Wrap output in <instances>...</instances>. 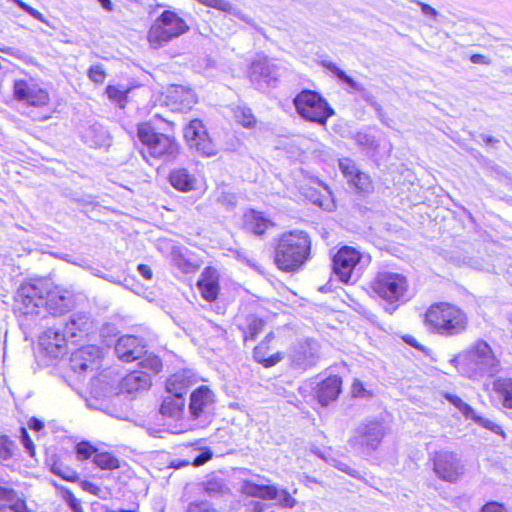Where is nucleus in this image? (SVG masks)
I'll use <instances>...</instances> for the list:
<instances>
[{
    "label": "nucleus",
    "instance_id": "obj_1",
    "mask_svg": "<svg viewBox=\"0 0 512 512\" xmlns=\"http://www.w3.org/2000/svg\"><path fill=\"white\" fill-rule=\"evenodd\" d=\"M16 311L25 317H36L46 313L62 315L70 311L74 305V294L62 287L52 286L45 280L23 283L15 298Z\"/></svg>",
    "mask_w": 512,
    "mask_h": 512
},
{
    "label": "nucleus",
    "instance_id": "obj_2",
    "mask_svg": "<svg viewBox=\"0 0 512 512\" xmlns=\"http://www.w3.org/2000/svg\"><path fill=\"white\" fill-rule=\"evenodd\" d=\"M458 372L468 378L493 377L500 369V361L490 345L482 340L451 360Z\"/></svg>",
    "mask_w": 512,
    "mask_h": 512
},
{
    "label": "nucleus",
    "instance_id": "obj_3",
    "mask_svg": "<svg viewBox=\"0 0 512 512\" xmlns=\"http://www.w3.org/2000/svg\"><path fill=\"white\" fill-rule=\"evenodd\" d=\"M311 239L302 230L283 233L275 248L274 261L280 270L295 272L309 259Z\"/></svg>",
    "mask_w": 512,
    "mask_h": 512
},
{
    "label": "nucleus",
    "instance_id": "obj_4",
    "mask_svg": "<svg viewBox=\"0 0 512 512\" xmlns=\"http://www.w3.org/2000/svg\"><path fill=\"white\" fill-rule=\"evenodd\" d=\"M425 322L440 335L454 336L466 329L467 317L462 310L454 305L438 303L427 310Z\"/></svg>",
    "mask_w": 512,
    "mask_h": 512
},
{
    "label": "nucleus",
    "instance_id": "obj_5",
    "mask_svg": "<svg viewBox=\"0 0 512 512\" xmlns=\"http://www.w3.org/2000/svg\"><path fill=\"white\" fill-rule=\"evenodd\" d=\"M137 135L145 147L142 151L144 158L149 155L154 159L168 162L174 160L179 153V145L173 137L156 133L148 123L138 125Z\"/></svg>",
    "mask_w": 512,
    "mask_h": 512
},
{
    "label": "nucleus",
    "instance_id": "obj_6",
    "mask_svg": "<svg viewBox=\"0 0 512 512\" xmlns=\"http://www.w3.org/2000/svg\"><path fill=\"white\" fill-rule=\"evenodd\" d=\"M370 256L351 246L341 247L332 259L334 274L343 283H354L370 263Z\"/></svg>",
    "mask_w": 512,
    "mask_h": 512
},
{
    "label": "nucleus",
    "instance_id": "obj_7",
    "mask_svg": "<svg viewBox=\"0 0 512 512\" xmlns=\"http://www.w3.org/2000/svg\"><path fill=\"white\" fill-rule=\"evenodd\" d=\"M188 30L189 27L182 18L175 12L166 10L151 25L148 41L152 48L157 49Z\"/></svg>",
    "mask_w": 512,
    "mask_h": 512
},
{
    "label": "nucleus",
    "instance_id": "obj_8",
    "mask_svg": "<svg viewBox=\"0 0 512 512\" xmlns=\"http://www.w3.org/2000/svg\"><path fill=\"white\" fill-rule=\"evenodd\" d=\"M296 111L305 120L326 125L327 120L334 114L327 101L312 90L301 91L293 101Z\"/></svg>",
    "mask_w": 512,
    "mask_h": 512
},
{
    "label": "nucleus",
    "instance_id": "obj_9",
    "mask_svg": "<svg viewBox=\"0 0 512 512\" xmlns=\"http://www.w3.org/2000/svg\"><path fill=\"white\" fill-rule=\"evenodd\" d=\"M371 288L380 298L394 303L405 300L408 281L401 273L381 271L371 282Z\"/></svg>",
    "mask_w": 512,
    "mask_h": 512
},
{
    "label": "nucleus",
    "instance_id": "obj_10",
    "mask_svg": "<svg viewBox=\"0 0 512 512\" xmlns=\"http://www.w3.org/2000/svg\"><path fill=\"white\" fill-rule=\"evenodd\" d=\"M262 478L246 480L241 486V491L249 496L258 497L264 500H275L279 505L292 508L296 500L285 490L266 483Z\"/></svg>",
    "mask_w": 512,
    "mask_h": 512
},
{
    "label": "nucleus",
    "instance_id": "obj_11",
    "mask_svg": "<svg viewBox=\"0 0 512 512\" xmlns=\"http://www.w3.org/2000/svg\"><path fill=\"white\" fill-rule=\"evenodd\" d=\"M215 395L207 386H200L190 396L189 413L194 426L204 427L212 420L215 408Z\"/></svg>",
    "mask_w": 512,
    "mask_h": 512
},
{
    "label": "nucleus",
    "instance_id": "obj_12",
    "mask_svg": "<svg viewBox=\"0 0 512 512\" xmlns=\"http://www.w3.org/2000/svg\"><path fill=\"white\" fill-rule=\"evenodd\" d=\"M14 97L28 105L42 107L50 101L49 93L31 77L16 79L13 85Z\"/></svg>",
    "mask_w": 512,
    "mask_h": 512
},
{
    "label": "nucleus",
    "instance_id": "obj_13",
    "mask_svg": "<svg viewBox=\"0 0 512 512\" xmlns=\"http://www.w3.org/2000/svg\"><path fill=\"white\" fill-rule=\"evenodd\" d=\"M249 78L258 90L275 86L279 78L278 67L266 56H258L250 66Z\"/></svg>",
    "mask_w": 512,
    "mask_h": 512
},
{
    "label": "nucleus",
    "instance_id": "obj_14",
    "mask_svg": "<svg viewBox=\"0 0 512 512\" xmlns=\"http://www.w3.org/2000/svg\"><path fill=\"white\" fill-rule=\"evenodd\" d=\"M184 137L190 146L205 156L216 154V147L199 119L191 120L184 130Z\"/></svg>",
    "mask_w": 512,
    "mask_h": 512
},
{
    "label": "nucleus",
    "instance_id": "obj_15",
    "mask_svg": "<svg viewBox=\"0 0 512 512\" xmlns=\"http://www.w3.org/2000/svg\"><path fill=\"white\" fill-rule=\"evenodd\" d=\"M290 357L295 368L306 370L318 362L319 344L312 339L299 342L294 347Z\"/></svg>",
    "mask_w": 512,
    "mask_h": 512
},
{
    "label": "nucleus",
    "instance_id": "obj_16",
    "mask_svg": "<svg viewBox=\"0 0 512 512\" xmlns=\"http://www.w3.org/2000/svg\"><path fill=\"white\" fill-rule=\"evenodd\" d=\"M434 471L443 480L452 482L462 474V466L451 451L440 450L435 455Z\"/></svg>",
    "mask_w": 512,
    "mask_h": 512
},
{
    "label": "nucleus",
    "instance_id": "obj_17",
    "mask_svg": "<svg viewBox=\"0 0 512 512\" xmlns=\"http://www.w3.org/2000/svg\"><path fill=\"white\" fill-rule=\"evenodd\" d=\"M100 354L101 351L96 346L81 347L71 355V368L78 373L95 371L100 367Z\"/></svg>",
    "mask_w": 512,
    "mask_h": 512
},
{
    "label": "nucleus",
    "instance_id": "obj_18",
    "mask_svg": "<svg viewBox=\"0 0 512 512\" xmlns=\"http://www.w3.org/2000/svg\"><path fill=\"white\" fill-rule=\"evenodd\" d=\"M146 344L142 338L134 335L121 336L115 345L118 358L124 362L140 359L146 353Z\"/></svg>",
    "mask_w": 512,
    "mask_h": 512
},
{
    "label": "nucleus",
    "instance_id": "obj_19",
    "mask_svg": "<svg viewBox=\"0 0 512 512\" xmlns=\"http://www.w3.org/2000/svg\"><path fill=\"white\" fill-rule=\"evenodd\" d=\"M165 102L174 111H187L196 103V95L190 88L171 85L166 91Z\"/></svg>",
    "mask_w": 512,
    "mask_h": 512
},
{
    "label": "nucleus",
    "instance_id": "obj_20",
    "mask_svg": "<svg viewBox=\"0 0 512 512\" xmlns=\"http://www.w3.org/2000/svg\"><path fill=\"white\" fill-rule=\"evenodd\" d=\"M71 340L65 330L50 328L40 337V345L52 357L57 358L66 353V343Z\"/></svg>",
    "mask_w": 512,
    "mask_h": 512
},
{
    "label": "nucleus",
    "instance_id": "obj_21",
    "mask_svg": "<svg viewBox=\"0 0 512 512\" xmlns=\"http://www.w3.org/2000/svg\"><path fill=\"white\" fill-rule=\"evenodd\" d=\"M79 460L91 459L102 470H115L121 467L120 460L105 450H76Z\"/></svg>",
    "mask_w": 512,
    "mask_h": 512
},
{
    "label": "nucleus",
    "instance_id": "obj_22",
    "mask_svg": "<svg viewBox=\"0 0 512 512\" xmlns=\"http://www.w3.org/2000/svg\"><path fill=\"white\" fill-rule=\"evenodd\" d=\"M198 287L205 300L214 301L219 293V274L217 270L206 267L198 280Z\"/></svg>",
    "mask_w": 512,
    "mask_h": 512
},
{
    "label": "nucleus",
    "instance_id": "obj_23",
    "mask_svg": "<svg viewBox=\"0 0 512 512\" xmlns=\"http://www.w3.org/2000/svg\"><path fill=\"white\" fill-rule=\"evenodd\" d=\"M151 386V378L147 372L133 371L123 377L119 384L120 393L132 394L147 390Z\"/></svg>",
    "mask_w": 512,
    "mask_h": 512
},
{
    "label": "nucleus",
    "instance_id": "obj_24",
    "mask_svg": "<svg viewBox=\"0 0 512 512\" xmlns=\"http://www.w3.org/2000/svg\"><path fill=\"white\" fill-rule=\"evenodd\" d=\"M342 380L339 376L332 375L323 380L316 391L318 402L322 406L328 405L337 399L341 392Z\"/></svg>",
    "mask_w": 512,
    "mask_h": 512
},
{
    "label": "nucleus",
    "instance_id": "obj_25",
    "mask_svg": "<svg viewBox=\"0 0 512 512\" xmlns=\"http://www.w3.org/2000/svg\"><path fill=\"white\" fill-rule=\"evenodd\" d=\"M32 512L23 499L13 491L0 486V512Z\"/></svg>",
    "mask_w": 512,
    "mask_h": 512
},
{
    "label": "nucleus",
    "instance_id": "obj_26",
    "mask_svg": "<svg viewBox=\"0 0 512 512\" xmlns=\"http://www.w3.org/2000/svg\"><path fill=\"white\" fill-rule=\"evenodd\" d=\"M357 445L375 448L383 436V428L380 423L372 422L358 430Z\"/></svg>",
    "mask_w": 512,
    "mask_h": 512
},
{
    "label": "nucleus",
    "instance_id": "obj_27",
    "mask_svg": "<svg viewBox=\"0 0 512 512\" xmlns=\"http://www.w3.org/2000/svg\"><path fill=\"white\" fill-rule=\"evenodd\" d=\"M91 328L92 321L90 316L84 313H77L70 317V320L65 325L64 330L72 340L81 334H87Z\"/></svg>",
    "mask_w": 512,
    "mask_h": 512
},
{
    "label": "nucleus",
    "instance_id": "obj_28",
    "mask_svg": "<svg viewBox=\"0 0 512 512\" xmlns=\"http://www.w3.org/2000/svg\"><path fill=\"white\" fill-rule=\"evenodd\" d=\"M245 229L255 235H262L273 223L260 212L251 210L244 215Z\"/></svg>",
    "mask_w": 512,
    "mask_h": 512
},
{
    "label": "nucleus",
    "instance_id": "obj_29",
    "mask_svg": "<svg viewBox=\"0 0 512 512\" xmlns=\"http://www.w3.org/2000/svg\"><path fill=\"white\" fill-rule=\"evenodd\" d=\"M170 184L181 192H189L195 188L196 178L186 169L179 168L171 171L169 175Z\"/></svg>",
    "mask_w": 512,
    "mask_h": 512
},
{
    "label": "nucleus",
    "instance_id": "obj_30",
    "mask_svg": "<svg viewBox=\"0 0 512 512\" xmlns=\"http://www.w3.org/2000/svg\"><path fill=\"white\" fill-rule=\"evenodd\" d=\"M184 407L185 399L183 397L167 395L161 404L160 413L165 417L178 420L183 415Z\"/></svg>",
    "mask_w": 512,
    "mask_h": 512
},
{
    "label": "nucleus",
    "instance_id": "obj_31",
    "mask_svg": "<svg viewBox=\"0 0 512 512\" xmlns=\"http://www.w3.org/2000/svg\"><path fill=\"white\" fill-rule=\"evenodd\" d=\"M272 338H273V334L269 333L266 336L265 341H263L258 346H256L253 351L254 359L257 362L262 363L265 367H272V366L276 365L277 363H279L283 358L281 353H276L269 357H266V354H267L266 350L268 348L267 343Z\"/></svg>",
    "mask_w": 512,
    "mask_h": 512
},
{
    "label": "nucleus",
    "instance_id": "obj_32",
    "mask_svg": "<svg viewBox=\"0 0 512 512\" xmlns=\"http://www.w3.org/2000/svg\"><path fill=\"white\" fill-rule=\"evenodd\" d=\"M493 390L501 398L503 406L512 409V378L494 380Z\"/></svg>",
    "mask_w": 512,
    "mask_h": 512
},
{
    "label": "nucleus",
    "instance_id": "obj_33",
    "mask_svg": "<svg viewBox=\"0 0 512 512\" xmlns=\"http://www.w3.org/2000/svg\"><path fill=\"white\" fill-rule=\"evenodd\" d=\"M83 140L90 147H101L108 144L107 133L99 125L90 126L83 134Z\"/></svg>",
    "mask_w": 512,
    "mask_h": 512
},
{
    "label": "nucleus",
    "instance_id": "obj_34",
    "mask_svg": "<svg viewBox=\"0 0 512 512\" xmlns=\"http://www.w3.org/2000/svg\"><path fill=\"white\" fill-rule=\"evenodd\" d=\"M189 386L185 375L177 373L172 375L166 383L167 394L175 397H183Z\"/></svg>",
    "mask_w": 512,
    "mask_h": 512
},
{
    "label": "nucleus",
    "instance_id": "obj_35",
    "mask_svg": "<svg viewBox=\"0 0 512 512\" xmlns=\"http://www.w3.org/2000/svg\"><path fill=\"white\" fill-rule=\"evenodd\" d=\"M171 254L175 265L185 273L193 272L199 267L197 263L186 256V250L173 247Z\"/></svg>",
    "mask_w": 512,
    "mask_h": 512
},
{
    "label": "nucleus",
    "instance_id": "obj_36",
    "mask_svg": "<svg viewBox=\"0 0 512 512\" xmlns=\"http://www.w3.org/2000/svg\"><path fill=\"white\" fill-rule=\"evenodd\" d=\"M327 69L333 73L340 81L345 83L352 91H356L359 93H364L366 90L363 85L356 82L352 77L348 76L342 69H340L336 64L329 62L325 64Z\"/></svg>",
    "mask_w": 512,
    "mask_h": 512
},
{
    "label": "nucleus",
    "instance_id": "obj_37",
    "mask_svg": "<svg viewBox=\"0 0 512 512\" xmlns=\"http://www.w3.org/2000/svg\"><path fill=\"white\" fill-rule=\"evenodd\" d=\"M445 399L455 406L466 419L476 417V411L457 395L446 393Z\"/></svg>",
    "mask_w": 512,
    "mask_h": 512
},
{
    "label": "nucleus",
    "instance_id": "obj_38",
    "mask_svg": "<svg viewBox=\"0 0 512 512\" xmlns=\"http://www.w3.org/2000/svg\"><path fill=\"white\" fill-rule=\"evenodd\" d=\"M140 367L142 368L141 371L147 372L150 376V373L157 374L162 369V361L161 359L154 355V354H148L146 355L139 363Z\"/></svg>",
    "mask_w": 512,
    "mask_h": 512
},
{
    "label": "nucleus",
    "instance_id": "obj_39",
    "mask_svg": "<svg viewBox=\"0 0 512 512\" xmlns=\"http://www.w3.org/2000/svg\"><path fill=\"white\" fill-rule=\"evenodd\" d=\"M236 121L245 128H252L256 123V118L250 108L238 106L234 110Z\"/></svg>",
    "mask_w": 512,
    "mask_h": 512
},
{
    "label": "nucleus",
    "instance_id": "obj_40",
    "mask_svg": "<svg viewBox=\"0 0 512 512\" xmlns=\"http://www.w3.org/2000/svg\"><path fill=\"white\" fill-rule=\"evenodd\" d=\"M106 94H107L108 98L112 102L118 104L120 108H124L125 107V103H126V100H127L128 90L121 89L118 86L109 85L106 88Z\"/></svg>",
    "mask_w": 512,
    "mask_h": 512
},
{
    "label": "nucleus",
    "instance_id": "obj_41",
    "mask_svg": "<svg viewBox=\"0 0 512 512\" xmlns=\"http://www.w3.org/2000/svg\"><path fill=\"white\" fill-rule=\"evenodd\" d=\"M348 183L354 186L359 192L369 193L373 190L372 181L369 175L361 171L356 175L355 179H351Z\"/></svg>",
    "mask_w": 512,
    "mask_h": 512
},
{
    "label": "nucleus",
    "instance_id": "obj_42",
    "mask_svg": "<svg viewBox=\"0 0 512 512\" xmlns=\"http://www.w3.org/2000/svg\"><path fill=\"white\" fill-rule=\"evenodd\" d=\"M339 169L348 182H350L351 179H355L356 175L360 172L355 162L349 158L339 160Z\"/></svg>",
    "mask_w": 512,
    "mask_h": 512
},
{
    "label": "nucleus",
    "instance_id": "obj_43",
    "mask_svg": "<svg viewBox=\"0 0 512 512\" xmlns=\"http://www.w3.org/2000/svg\"><path fill=\"white\" fill-rule=\"evenodd\" d=\"M51 471L67 481H74L77 478V474L74 470L66 466H63L61 463L58 462H54L51 465Z\"/></svg>",
    "mask_w": 512,
    "mask_h": 512
},
{
    "label": "nucleus",
    "instance_id": "obj_44",
    "mask_svg": "<svg viewBox=\"0 0 512 512\" xmlns=\"http://www.w3.org/2000/svg\"><path fill=\"white\" fill-rule=\"evenodd\" d=\"M470 419L473 420L475 423L479 424L480 426L489 429L496 434L504 435L501 426H499L497 423H495L489 418L480 416L476 413V417H471Z\"/></svg>",
    "mask_w": 512,
    "mask_h": 512
},
{
    "label": "nucleus",
    "instance_id": "obj_45",
    "mask_svg": "<svg viewBox=\"0 0 512 512\" xmlns=\"http://www.w3.org/2000/svg\"><path fill=\"white\" fill-rule=\"evenodd\" d=\"M88 77L96 84H102L106 78V72L103 65H92L88 70Z\"/></svg>",
    "mask_w": 512,
    "mask_h": 512
},
{
    "label": "nucleus",
    "instance_id": "obj_46",
    "mask_svg": "<svg viewBox=\"0 0 512 512\" xmlns=\"http://www.w3.org/2000/svg\"><path fill=\"white\" fill-rule=\"evenodd\" d=\"M480 512H510V510L502 503L491 501L486 503Z\"/></svg>",
    "mask_w": 512,
    "mask_h": 512
},
{
    "label": "nucleus",
    "instance_id": "obj_47",
    "mask_svg": "<svg viewBox=\"0 0 512 512\" xmlns=\"http://www.w3.org/2000/svg\"><path fill=\"white\" fill-rule=\"evenodd\" d=\"M352 394L354 397H370L372 394L364 387L363 383L355 380L352 384Z\"/></svg>",
    "mask_w": 512,
    "mask_h": 512
},
{
    "label": "nucleus",
    "instance_id": "obj_48",
    "mask_svg": "<svg viewBox=\"0 0 512 512\" xmlns=\"http://www.w3.org/2000/svg\"><path fill=\"white\" fill-rule=\"evenodd\" d=\"M264 322L261 319L254 318L249 324L250 339H254L262 330Z\"/></svg>",
    "mask_w": 512,
    "mask_h": 512
},
{
    "label": "nucleus",
    "instance_id": "obj_49",
    "mask_svg": "<svg viewBox=\"0 0 512 512\" xmlns=\"http://www.w3.org/2000/svg\"><path fill=\"white\" fill-rule=\"evenodd\" d=\"M27 426L30 430H33L38 434L44 429L43 421L35 417H32L28 420Z\"/></svg>",
    "mask_w": 512,
    "mask_h": 512
},
{
    "label": "nucleus",
    "instance_id": "obj_50",
    "mask_svg": "<svg viewBox=\"0 0 512 512\" xmlns=\"http://www.w3.org/2000/svg\"><path fill=\"white\" fill-rule=\"evenodd\" d=\"M211 457H212L211 451L205 450L200 456H198L194 459L193 465L201 466V465L205 464L208 460H210Z\"/></svg>",
    "mask_w": 512,
    "mask_h": 512
},
{
    "label": "nucleus",
    "instance_id": "obj_51",
    "mask_svg": "<svg viewBox=\"0 0 512 512\" xmlns=\"http://www.w3.org/2000/svg\"><path fill=\"white\" fill-rule=\"evenodd\" d=\"M21 440H22V444L24 446V448L26 449H29V448H34V444L26 430V428L22 427L21 428Z\"/></svg>",
    "mask_w": 512,
    "mask_h": 512
},
{
    "label": "nucleus",
    "instance_id": "obj_52",
    "mask_svg": "<svg viewBox=\"0 0 512 512\" xmlns=\"http://www.w3.org/2000/svg\"><path fill=\"white\" fill-rule=\"evenodd\" d=\"M138 272L141 276H143L147 280H151L153 273L151 268L148 265L145 264H139L137 267Z\"/></svg>",
    "mask_w": 512,
    "mask_h": 512
},
{
    "label": "nucleus",
    "instance_id": "obj_53",
    "mask_svg": "<svg viewBox=\"0 0 512 512\" xmlns=\"http://www.w3.org/2000/svg\"><path fill=\"white\" fill-rule=\"evenodd\" d=\"M82 488L85 491L90 492L94 495H98V493L100 491V488L96 484L89 482V481L82 482Z\"/></svg>",
    "mask_w": 512,
    "mask_h": 512
},
{
    "label": "nucleus",
    "instance_id": "obj_54",
    "mask_svg": "<svg viewBox=\"0 0 512 512\" xmlns=\"http://www.w3.org/2000/svg\"><path fill=\"white\" fill-rule=\"evenodd\" d=\"M333 465L347 474L354 475L355 470L351 469L346 463L333 459Z\"/></svg>",
    "mask_w": 512,
    "mask_h": 512
},
{
    "label": "nucleus",
    "instance_id": "obj_55",
    "mask_svg": "<svg viewBox=\"0 0 512 512\" xmlns=\"http://www.w3.org/2000/svg\"><path fill=\"white\" fill-rule=\"evenodd\" d=\"M403 340L409 344L410 346L422 350L423 347L418 343L417 339L411 335H406L403 337Z\"/></svg>",
    "mask_w": 512,
    "mask_h": 512
},
{
    "label": "nucleus",
    "instance_id": "obj_56",
    "mask_svg": "<svg viewBox=\"0 0 512 512\" xmlns=\"http://www.w3.org/2000/svg\"><path fill=\"white\" fill-rule=\"evenodd\" d=\"M356 141L361 145H370L372 143L371 138L363 133H357Z\"/></svg>",
    "mask_w": 512,
    "mask_h": 512
},
{
    "label": "nucleus",
    "instance_id": "obj_57",
    "mask_svg": "<svg viewBox=\"0 0 512 512\" xmlns=\"http://www.w3.org/2000/svg\"><path fill=\"white\" fill-rule=\"evenodd\" d=\"M70 507L73 512H84L79 500H77L73 496H71V498H70Z\"/></svg>",
    "mask_w": 512,
    "mask_h": 512
},
{
    "label": "nucleus",
    "instance_id": "obj_58",
    "mask_svg": "<svg viewBox=\"0 0 512 512\" xmlns=\"http://www.w3.org/2000/svg\"><path fill=\"white\" fill-rule=\"evenodd\" d=\"M470 60L474 64H487L488 63L487 60H486V57L484 55H481V54H473L470 57Z\"/></svg>",
    "mask_w": 512,
    "mask_h": 512
},
{
    "label": "nucleus",
    "instance_id": "obj_59",
    "mask_svg": "<svg viewBox=\"0 0 512 512\" xmlns=\"http://www.w3.org/2000/svg\"><path fill=\"white\" fill-rule=\"evenodd\" d=\"M12 441L6 435H0V448H10Z\"/></svg>",
    "mask_w": 512,
    "mask_h": 512
},
{
    "label": "nucleus",
    "instance_id": "obj_60",
    "mask_svg": "<svg viewBox=\"0 0 512 512\" xmlns=\"http://www.w3.org/2000/svg\"><path fill=\"white\" fill-rule=\"evenodd\" d=\"M72 264L82 267L83 269L90 270L92 267L84 259L74 260Z\"/></svg>",
    "mask_w": 512,
    "mask_h": 512
},
{
    "label": "nucleus",
    "instance_id": "obj_61",
    "mask_svg": "<svg viewBox=\"0 0 512 512\" xmlns=\"http://www.w3.org/2000/svg\"><path fill=\"white\" fill-rule=\"evenodd\" d=\"M72 264L82 267L83 269L90 270L92 267L84 259L74 260Z\"/></svg>",
    "mask_w": 512,
    "mask_h": 512
},
{
    "label": "nucleus",
    "instance_id": "obj_62",
    "mask_svg": "<svg viewBox=\"0 0 512 512\" xmlns=\"http://www.w3.org/2000/svg\"><path fill=\"white\" fill-rule=\"evenodd\" d=\"M72 264L82 267L83 269L90 270L92 267L84 259L74 260Z\"/></svg>",
    "mask_w": 512,
    "mask_h": 512
},
{
    "label": "nucleus",
    "instance_id": "obj_63",
    "mask_svg": "<svg viewBox=\"0 0 512 512\" xmlns=\"http://www.w3.org/2000/svg\"><path fill=\"white\" fill-rule=\"evenodd\" d=\"M97 1L101 4V6H102L105 10H107V11H111V10L113 9V7H112V3H111V1H110V0H97Z\"/></svg>",
    "mask_w": 512,
    "mask_h": 512
},
{
    "label": "nucleus",
    "instance_id": "obj_64",
    "mask_svg": "<svg viewBox=\"0 0 512 512\" xmlns=\"http://www.w3.org/2000/svg\"><path fill=\"white\" fill-rule=\"evenodd\" d=\"M75 448L81 449V448H96V447L92 446L89 442H81V443H78Z\"/></svg>",
    "mask_w": 512,
    "mask_h": 512
}]
</instances>
